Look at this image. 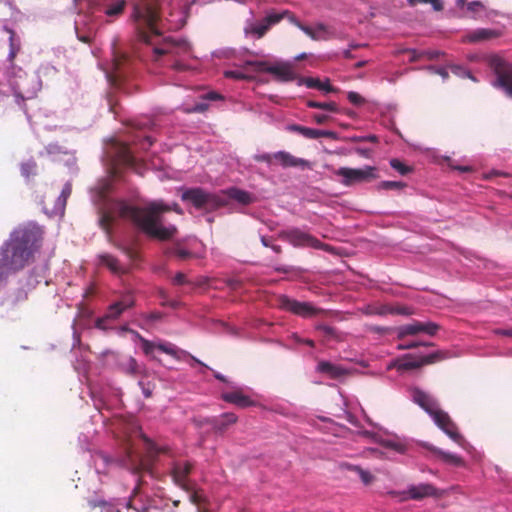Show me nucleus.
<instances>
[{
	"instance_id": "f3484780",
	"label": "nucleus",
	"mask_w": 512,
	"mask_h": 512,
	"mask_svg": "<svg viewBox=\"0 0 512 512\" xmlns=\"http://www.w3.org/2000/svg\"><path fill=\"white\" fill-rule=\"evenodd\" d=\"M289 22L298 27L312 40H327L330 37L329 29L323 23H318L314 28H312L310 26L302 24L292 12L289 18Z\"/></svg>"
},
{
	"instance_id": "a878e982",
	"label": "nucleus",
	"mask_w": 512,
	"mask_h": 512,
	"mask_svg": "<svg viewBox=\"0 0 512 512\" xmlns=\"http://www.w3.org/2000/svg\"><path fill=\"white\" fill-rule=\"evenodd\" d=\"M238 420V417L234 413H223L219 417L213 418L210 423L213 426V429L217 433H223L228 426L235 424Z\"/></svg>"
},
{
	"instance_id": "bf43d9fd",
	"label": "nucleus",
	"mask_w": 512,
	"mask_h": 512,
	"mask_svg": "<svg viewBox=\"0 0 512 512\" xmlns=\"http://www.w3.org/2000/svg\"><path fill=\"white\" fill-rule=\"evenodd\" d=\"M431 4L433 9L435 11H442L443 10V4L440 0H418V4Z\"/></svg>"
},
{
	"instance_id": "a19ab883",
	"label": "nucleus",
	"mask_w": 512,
	"mask_h": 512,
	"mask_svg": "<svg viewBox=\"0 0 512 512\" xmlns=\"http://www.w3.org/2000/svg\"><path fill=\"white\" fill-rule=\"evenodd\" d=\"M140 437L144 442L145 449L147 452L148 458L151 460L155 458L158 454L162 452L160 448H158L153 441H151L146 435H144L141 431H139Z\"/></svg>"
},
{
	"instance_id": "0e129e2a",
	"label": "nucleus",
	"mask_w": 512,
	"mask_h": 512,
	"mask_svg": "<svg viewBox=\"0 0 512 512\" xmlns=\"http://www.w3.org/2000/svg\"><path fill=\"white\" fill-rule=\"evenodd\" d=\"M144 317H145V319H147L151 322H155V321L161 320L163 317V314L161 312H150V313L146 314Z\"/></svg>"
},
{
	"instance_id": "5701e85b",
	"label": "nucleus",
	"mask_w": 512,
	"mask_h": 512,
	"mask_svg": "<svg viewBox=\"0 0 512 512\" xmlns=\"http://www.w3.org/2000/svg\"><path fill=\"white\" fill-rule=\"evenodd\" d=\"M222 399L225 402L234 404L240 408H247L255 405V401H253L249 396L245 395L240 389L223 393Z\"/></svg>"
},
{
	"instance_id": "6e6d98bb",
	"label": "nucleus",
	"mask_w": 512,
	"mask_h": 512,
	"mask_svg": "<svg viewBox=\"0 0 512 512\" xmlns=\"http://www.w3.org/2000/svg\"><path fill=\"white\" fill-rule=\"evenodd\" d=\"M347 98L349 102L355 106H361L365 103V99L359 93L354 91L348 92Z\"/></svg>"
},
{
	"instance_id": "37998d69",
	"label": "nucleus",
	"mask_w": 512,
	"mask_h": 512,
	"mask_svg": "<svg viewBox=\"0 0 512 512\" xmlns=\"http://www.w3.org/2000/svg\"><path fill=\"white\" fill-rule=\"evenodd\" d=\"M306 105L309 108L322 109L329 112H337L338 106L335 102H318L314 100H308Z\"/></svg>"
},
{
	"instance_id": "1a4fd4ad",
	"label": "nucleus",
	"mask_w": 512,
	"mask_h": 512,
	"mask_svg": "<svg viewBox=\"0 0 512 512\" xmlns=\"http://www.w3.org/2000/svg\"><path fill=\"white\" fill-rule=\"evenodd\" d=\"M255 161L257 162H264L268 165H273L274 163H278L283 168H290V167H301V168H307L309 167V162L302 158H297L293 156L291 153L286 151H278L276 153L270 154V153H263L256 155L254 157Z\"/></svg>"
},
{
	"instance_id": "f704fd0d",
	"label": "nucleus",
	"mask_w": 512,
	"mask_h": 512,
	"mask_svg": "<svg viewBox=\"0 0 512 512\" xmlns=\"http://www.w3.org/2000/svg\"><path fill=\"white\" fill-rule=\"evenodd\" d=\"M71 192H72L71 184L70 183H66L64 185L62 191H61L60 196L58 197V200H57V203H56V207H55V212L56 213H58V212L59 213H63L64 212L67 199L71 195Z\"/></svg>"
},
{
	"instance_id": "e433bc0d",
	"label": "nucleus",
	"mask_w": 512,
	"mask_h": 512,
	"mask_svg": "<svg viewBox=\"0 0 512 512\" xmlns=\"http://www.w3.org/2000/svg\"><path fill=\"white\" fill-rule=\"evenodd\" d=\"M120 367L123 372L128 375L135 376L139 373L138 363L133 357H127L122 362H120Z\"/></svg>"
},
{
	"instance_id": "ea45409f",
	"label": "nucleus",
	"mask_w": 512,
	"mask_h": 512,
	"mask_svg": "<svg viewBox=\"0 0 512 512\" xmlns=\"http://www.w3.org/2000/svg\"><path fill=\"white\" fill-rule=\"evenodd\" d=\"M88 506L91 509L100 508L104 512H115L114 505L111 502L106 501L104 499H90V500H88ZM116 512H120V511L116 510Z\"/></svg>"
},
{
	"instance_id": "72a5a7b5",
	"label": "nucleus",
	"mask_w": 512,
	"mask_h": 512,
	"mask_svg": "<svg viewBox=\"0 0 512 512\" xmlns=\"http://www.w3.org/2000/svg\"><path fill=\"white\" fill-rule=\"evenodd\" d=\"M448 357H449V354L447 351L438 350V351L430 353L426 356L420 357V362L422 363V366L430 365V364H434L439 361H442Z\"/></svg>"
},
{
	"instance_id": "13d9d810",
	"label": "nucleus",
	"mask_w": 512,
	"mask_h": 512,
	"mask_svg": "<svg viewBox=\"0 0 512 512\" xmlns=\"http://www.w3.org/2000/svg\"><path fill=\"white\" fill-rule=\"evenodd\" d=\"M14 95L17 99H19L17 102L18 104L20 101H25L26 99H30L33 97V95L26 94L20 87L14 88Z\"/></svg>"
},
{
	"instance_id": "603ef678",
	"label": "nucleus",
	"mask_w": 512,
	"mask_h": 512,
	"mask_svg": "<svg viewBox=\"0 0 512 512\" xmlns=\"http://www.w3.org/2000/svg\"><path fill=\"white\" fill-rule=\"evenodd\" d=\"M113 220H114V217L111 213L103 212L99 219V224L103 230H105L106 232H109L110 226H111Z\"/></svg>"
},
{
	"instance_id": "de8ad7c7",
	"label": "nucleus",
	"mask_w": 512,
	"mask_h": 512,
	"mask_svg": "<svg viewBox=\"0 0 512 512\" xmlns=\"http://www.w3.org/2000/svg\"><path fill=\"white\" fill-rule=\"evenodd\" d=\"M9 273H13L10 271L9 261L7 257H5L4 252L0 249V281L5 279Z\"/></svg>"
},
{
	"instance_id": "f8f14e48",
	"label": "nucleus",
	"mask_w": 512,
	"mask_h": 512,
	"mask_svg": "<svg viewBox=\"0 0 512 512\" xmlns=\"http://www.w3.org/2000/svg\"><path fill=\"white\" fill-rule=\"evenodd\" d=\"M190 51L191 46L186 40L165 38L159 46L153 47L152 58L154 61H158L164 55L180 56L188 54Z\"/></svg>"
},
{
	"instance_id": "9d476101",
	"label": "nucleus",
	"mask_w": 512,
	"mask_h": 512,
	"mask_svg": "<svg viewBox=\"0 0 512 512\" xmlns=\"http://www.w3.org/2000/svg\"><path fill=\"white\" fill-rule=\"evenodd\" d=\"M278 237L283 241H287L294 247L322 248V243L317 238L299 228L282 230L279 232Z\"/></svg>"
},
{
	"instance_id": "09e8293b",
	"label": "nucleus",
	"mask_w": 512,
	"mask_h": 512,
	"mask_svg": "<svg viewBox=\"0 0 512 512\" xmlns=\"http://www.w3.org/2000/svg\"><path fill=\"white\" fill-rule=\"evenodd\" d=\"M271 65H269L265 61H251L247 60L244 62V67H252L255 72H267L268 68H270Z\"/></svg>"
},
{
	"instance_id": "4be33fe9",
	"label": "nucleus",
	"mask_w": 512,
	"mask_h": 512,
	"mask_svg": "<svg viewBox=\"0 0 512 512\" xmlns=\"http://www.w3.org/2000/svg\"><path fill=\"white\" fill-rule=\"evenodd\" d=\"M268 73L274 75L282 82H289L298 79L292 65L289 63L271 65L270 68H268Z\"/></svg>"
},
{
	"instance_id": "9b49d317",
	"label": "nucleus",
	"mask_w": 512,
	"mask_h": 512,
	"mask_svg": "<svg viewBox=\"0 0 512 512\" xmlns=\"http://www.w3.org/2000/svg\"><path fill=\"white\" fill-rule=\"evenodd\" d=\"M277 305L280 309L291 312L301 317H312L322 313L323 310L314 307L309 302H300L295 299H291L286 295H280L277 298Z\"/></svg>"
},
{
	"instance_id": "39448f33",
	"label": "nucleus",
	"mask_w": 512,
	"mask_h": 512,
	"mask_svg": "<svg viewBox=\"0 0 512 512\" xmlns=\"http://www.w3.org/2000/svg\"><path fill=\"white\" fill-rule=\"evenodd\" d=\"M488 65L497 75V84L503 88L506 94L512 97V64L503 57L494 54L489 56Z\"/></svg>"
},
{
	"instance_id": "79ce46f5",
	"label": "nucleus",
	"mask_w": 512,
	"mask_h": 512,
	"mask_svg": "<svg viewBox=\"0 0 512 512\" xmlns=\"http://www.w3.org/2000/svg\"><path fill=\"white\" fill-rule=\"evenodd\" d=\"M21 175L26 179L37 175V163L34 160L23 162L20 166Z\"/></svg>"
},
{
	"instance_id": "20e7f679",
	"label": "nucleus",
	"mask_w": 512,
	"mask_h": 512,
	"mask_svg": "<svg viewBox=\"0 0 512 512\" xmlns=\"http://www.w3.org/2000/svg\"><path fill=\"white\" fill-rule=\"evenodd\" d=\"M334 173L342 178L341 183L347 187L368 183L378 178L377 168L373 166H365L363 168L341 167Z\"/></svg>"
},
{
	"instance_id": "473e14b6",
	"label": "nucleus",
	"mask_w": 512,
	"mask_h": 512,
	"mask_svg": "<svg viewBox=\"0 0 512 512\" xmlns=\"http://www.w3.org/2000/svg\"><path fill=\"white\" fill-rule=\"evenodd\" d=\"M100 263L102 265L107 266L114 273H122L123 269L121 268L119 261L117 258L110 254H103L99 256Z\"/></svg>"
},
{
	"instance_id": "bb28decb",
	"label": "nucleus",
	"mask_w": 512,
	"mask_h": 512,
	"mask_svg": "<svg viewBox=\"0 0 512 512\" xmlns=\"http://www.w3.org/2000/svg\"><path fill=\"white\" fill-rule=\"evenodd\" d=\"M298 85H305L308 88L318 89V90H321V91H325L327 93H331V92L335 91V88L330 84L328 79L326 80V82H321L317 78L299 77L298 78Z\"/></svg>"
},
{
	"instance_id": "e2e57ef3",
	"label": "nucleus",
	"mask_w": 512,
	"mask_h": 512,
	"mask_svg": "<svg viewBox=\"0 0 512 512\" xmlns=\"http://www.w3.org/2000/svg\"><path fill=\"white\" fill-rule=\"evenodd\" d=\"M190 500L192 503L199 505L204 500V497L200 492L194 491L190 494Z\"/></svg>"
},
{
	"instance_id": "680f3d73",
	"label": "nucleus",
	"mask_w": 512,
	"mask_h": 512,
	"mask_svg": "<svg viewBox=\"0 0 512 512\" xmlns=\"http://www.w3.org/2000/svg\"><path fill=\"white\" fill-rule=\"evenodd\" d=\"M420 346V342L416 341H410L404 344H399L397 346L398 350H408V349H414Z\"/></svg>"
},
{
	"instance_id": "052dcab7",
	"label": "nucleus",
	"mask_w": 512,
	"mask_h": 512,
	"mask_svg": "<svg viewBox=\"0 0 512 512\" xmlns=\"http://www.w3.org/2000/svg\"><path fill=\"white\" fill-rule=\"evenodd\" d=\"M172 283L174 285H184L188 284L189 281L187 280L186 275L184 273L178 272L173 278Z\"/></svg>"
},
{
	"instance_id": "69168bd1",
	"label": "nucleus",
	"mask_w": 512,
	"mask_h": 512,
	"mask_svg": "<svg viewBox=\"0 0 512 512\" xmlns=\"http://www.w3.org/2000/svg\"><path fill=\"white\" fill-rule=\"evenodd\" d=\"M329 118L330 117L326 114H315L313 116V119L317 124H324L329 120Z\"/></svg>"
},
{
	"instance_id": "0eeeda50",
	"label": "nucleus",
	"mask_w": 512,
	"mask_h": 512,
	"mask_svg": "<svg viewBox=\"0 0 512 512\" xmlns=\"http://www.w3.org/2000/svg\"><path fill=\"white\" fill-rule=\"evenodd\" d=\"M181 198L183 201L191 202L197 209H213L224 204L217 196L201 188L187 189L182 193Z\"/></svg>"
},
{
	"instance_id": "864d4df0",
	"label": "nucleus",
	"mask_w": 512,
	"mask_h": 512,
	"mask_svg": "<svg viewBox=\"0 0 512 512\" xmlns=\"http://www.w3.org/2000/svg\"><path fill=\"white\" fill-rule=\"evenodd\" d=\"M390 165L393 169L398 171L401 175H406L411 171V168L406 166L404 163H402L398 159H392L390 161Z\"/></svg>"
},
{
	"instance_id": "423d86ee",
	"label": "nucleus",
	"mask_w": 512,
	"mask_h": 512,
	"mask_svg": "<svg viewBox=\"0 0 512 512\" xmlns=\"http://www.w3.org/2000/svg\"><path fill=\"white\" fill-rule=\"evenodd\" d=\"M135 305V299L131 293H126L122 296V298L111 304L108 308L106 313L102 316L96 319L95 326L98 329L101 330H107L108 321H115L117 320L121 314L126 311L127 309L132 308Z\"/></svg>"
},
{
	"instance_id": "774afa93",
	"label": "nucleus",
	"mask_w": 512,
	"mask_h": 512,
	"mask_svg": "<svg viewBox=\"0 0 512 512\" xmlns=\"http://www.w3.org/2000/svg\"><path fill=\"white\" fill-rule=\"evenodd\" d=\"M495 334L512 338V328H509V329H496L495 330Z\"/></svg>"
},
{
	"instance_id": "4d7b16f0",
	"label": "nucleus",
	"mask_w": 512,
	"mask_h": 512,
	"mask_svg": "<svg viewBox=\"0 0 512 512\" xmlns=\"http://www.w3.org/2000/svg\"><path fill=\"white\" fill-rule=\"evenodd\" d=\"M224 75L227 78H232V79H236V80H247V79H250L249 76H247L246 74H244L241 71H226L224 73Z\"/></svg>"
},
{
	"instance_id": "7ed1b4c3",
	"label": "nucleus",
	"mask_w": 512,
	"mask_h": 512,
	"mask_svg": "<svg viewBox=\"0 0 512 512\" xmlns=\"http://www.w3.org/2000/svg\"><path fill=\"white\" fill-rule=\"evenodd\" d=\"M135 16L139 23L138 37L146 44H152L153 37L160 35L156 23L159 19V9L155 4L143 3L135 7Z\"/></svg>"
},
{
	"instance_id": "7c9ffc66",
	"label": "nucleus",
	"mask_w": 512,
	"mask_h": 512,
	"mask_svg": "<svg viewBox=\"0 0 512 512\" xmlns=\"http://www.w3.org/2000/svg\"><path fill=\"white\" fill-rule=\"evenodd\" d=\"M318 370L330 375L332 378H339L345 374V370L327 361H321L318 364Z\"/></svg>"
},
{
	"instance_id": "5fc2aeb1",
	"label": "nucleus",
	"mask_w": 512,
	"mask_h": 512,
	"mask_svg": "<svg viewBox=\"0 0 512 512\" xmlns=\"http://www.w3.org/2000/svg\"><path fill=\"white\" fill-rule=\"evenodd\" d=\"M327 338H337V331L335 328L328 325H318L316 328Z\"/></svg>"
},
{
	"instance_id": "c9c22d12",
	"label": "nucleus",
	"mask_w": 512,
	"mask_h": 512,
	"mask_svg": "<svg viewBox=\"0 0 512 512\" xmlns=\"http://www.w3.org/2000/svg\"><path fill=\"white\" fill-rule=\"evenodd\" d=\"M390 311V304H372L364 308L363 313L366 315H388Z\"/></svg>"
},
{
	"instance_id": "393cba45",
	"label": "nucleus",
	"mask_w": 512,
	"mask_h": 512,
	"mask_svg": "<svg viewBox=\"0 0 512 512\" xmlns=\"http://www.w3.org/2000/svg\"><path fill=\"white\" fill-rule=\"evenodd\" d=\"M424 447L427 450L431 451L434 455L439 457L446 464H450V465L457 466V467L464 465V460L456 454L446 452V451H444L440 448H437L431 444H424Z\"/></svg>"
},
{
	"instance_id": "aec40b11",
	"label": "nucleus",
	"mask_w": 512,
	"mask_h": 512,
	"mask_svg": "<svg viewBox=\"0 0 512 512\" xmlns=\"http://www.w3.org/2000/svg\"><path fill=\"white\" fill-rule=\"evenodd\" d=\"M287 130L290 132L298 133L307 139H319L322 137L331 138V139L336 138V133L333 131L318 130V129L301 126L298 124L288 125Z\"/></svg>"
},
{
	"instance_id": "49530a36",
	"label": "nucleus",
	"mask_w": 512,
	"mask_h": 512,
	"mask_svg": "<svg viewBox=\"0 0 512 512\" xmlns=\"http://www.w3.org/2000/svg\"><path fill=\"white\" fill-rule=\"evenodd\" d=\"M389 314L410 316V315L414 314V309L412 307L405 306V305H391L390 304Z\"/></svg>"
},
{
	"instance_id": "c85d7f7f",
	"label": "nucleus",
	"mask_w": 512,
	"mask_h": 512,
	"mask_svg": "<svg viewBox=\"0 0 512 512\" xmlns=\"http://www.w3.org/2000/svg\"><path fill=\"white\" fill-rule=\"evenodd\" d=\"M227 195L230 199L237 201L240 204L248 205L253 202V196L244 190L238 188H231L227 191Z\"/></svg>"
},
{
	"instance_id": "2eb2a0df",
	"label": "nucleus",
	"mask_w": 512,
	"mask_h": 512,
	"mask_svg": "<svg viewBox=\"0 0 512 512\" xmlns=\"http://www.w3.org/2000/svg\"><path fill=\"white\" fill-rule=\"evenodd\" d=\"M401 501L416 500L420 501L428 497H439V490L431 483H420L410 485L406 490L399 492Z\"/></svg>"
},
{
	"instance_id": "6e6552de",
	"label": "nucleus",
	"mask_w": 512,
	"mask_h": 512,
	"mask_svg": "<svg viewBox=\"0 0 512 512\" xmlns=\"http://www.w3.org/2000/svg\"><path fill=\"white\" fill-rule=\"evenodd\" d=\"M135 334L141 343L143 352L147 356H152L154 349H158L161 352L172 356L176 360H182L184 357H191L193 360L196 361V359L193 356H191L187 351L178 348L173 343L160 342V343L156 344L150 340L145 339L137 332H135ZM197 362L200 363V361H198V360H197Z\"/></svg>"
},
{
	"instance_id": "4c0bfd02",
	"label": "nucleus",
	"mask_w": 512,
	"mask_h": 512,
	"mask_svg": "<svg viewBox=\"0 0 512 512\" xmlns=\"http://www.w3.org/2000/svg\"><path fill=\"white\" fill-rule=\"evenodd\" d=\"M118 156L119 160L125 165L132 166L135 163V158L132 155L129 146L126 144L119 145Z\"/></svg>"
},
{
	"instance_id": "412c9836",
	"label": "nucleus",
	"mask_w": 512,
	"mask_h": 512,
	"mask_svg": "<svg viewBox=\"0 0 512 512\" xmlns=\"http://www.w3.org/2000/svg\"><path fill=\"white\" fill-rule=\"evenodd\" d=\"M412 400L431 415L439 407L437 401L428 393L419 388L411 391Z\"/></svg>"
},
{
	"instance_id": "2f4dec72",
	"label": "nucleus",
	"mask_w": 512,
	"mask_h": 512,
	"mask_svg": "<svg viewBox=\"0 0 512 512\" xmlns=\"http://www.w3.org/2000/svg\"><path fill=\"white\" fill-rule=\"evenodd\" d=\"M422 367L419 359H415L412 354H406L397 362L398 370H412Z\"/></svg>"
},
{
	"instance_id": "cd10ccee",
	"label": "nucleus",
	"mask_w": 512,
	"mask_h": 512,
	"mask_svg": "<svg viewBox=\"0 0 512 512\" xmlns=\"http://www.w3.org/2000/svg\"><path fill=\"white\" fill-rule=\"evenodd\" d=\"M99 4L103 6V11L108 17L121 15L126 7L125 0H110L108 2H100Z\"/></svg>"
},
{
	"instance_id": "f257e3e1",
	"label": "nucleus",
	"mask_w": 512,
	"mask_h": 512,
	"mask_svg": "<svg viewBox=\"0 0 512 512\" xmlns=\"http://www.w3.org/2000/svg\"><path fill=\"white\" fill-rule=\"evenodd\" d=\"M169 211L183 214V210L177 203L168 205L162 201H152L143 208L125 202L118 203V213L121 218L130 220L146 235L161 241L169 240L177 233L174 225L163 226L162 214Z\"/></svg>"
},
{
	"instance_id": "4468645a",
	"label": "nucleus",
	"mask_w": 512,
	"mask_h": 512,
	"mask_svg": "<svg viewBox=\"0 0 512 512\" xmlns=\"http://www.w3.org/2000/svg\"><path fill=\"white\" fill-rule=\"evenodd\" d=\"M435 424L454 442L462 445L464 442L463 436L458 432L456 424L452 421L448 413L441 410L439 407L430 415Z\"/></svg>"
},
{
	"instance_id": "a211bd4d",
	"label": "nucleus",
	"mask_w": 512,
	"mask_h": 512,
	"mask_svg": "<svg viewBox=\"0 0 512 512\" xmlns=\"http://www.w3.org/2000/svg\"><path fill=\"white\" fill-rule=\"evenodd\" d=\"M193 469V464L189 461H178L173 464L171 476L176 485L189 491L188 476Z\"/></svg>"
},
{
	"instance_id": "a18cd8bd",
	"label": "nucleus",
	"mask_w": 512,
	"mask_h": 512,
	"mask_svg": "<svg viewBox=\"0 0 512 512\" xmlns=\"http://www.w3.org/2000/svg\"><path fill=\"white\" fill-rule=\"evenodd\" d=\"M456 6L458 8H464L466 6L467 10L471 13H477L484 8L482 2L480 1L466 2L465 0H457Z\"/></svg>"
},
{
	"instance_id": "58836bf2",
	"label": "nucleus",
	"mask_w": 512,
	"mask_h": 512,
	"mask_svg": "<svg viewBox=\"0 0 512 512\" xmlns=\"http://www.w3.org/2000/svg\"><path fill=\"white\" fill-rule=\"evenodd\" d=\"M4 30L9 34V45H10L9 59L11 61H13L14 58L16 57L17 53L20 50V43L18 40H16V34H15L14 30H12L6 26L4 27Z\"/></svg>"
},
{
	"instance_id": "3c124183",
	"label": "nucleus",
	"mask_w": 512,
	"mask_h": 512,
	"mask_svg": "<svg viewBox=\"0 0 512 512\" xmlns=\"http://www.w3.org/2000/svg\"><path fill=\"white\" fill-rule=\"evenodd\" d=\"M406 187V184L401 181H382L378 185V189L383 190H400Z\"/></svg>"
},
{
	"instance_id": "6ab92c4d",
	"label": "nucleus",
	"mask_w": 512,
	"mask_h": 512,
	"mask_svg": "<svg viewBox=\"0 0 512 512\" xmlns=\"http://www.w3.org/2000/svg\"><path fill=\"white\" fill-rule=\"evenodd\" d=\"M124 464L134 474H138L149 469L148 461L145 460L141 454L136 452L132 445H128L126 447Z\"/></svg>"
},
{
	"instance_id": "ddd939ff",
	"label": "nucleus",
	"mask_w": 512,
	"mask_h": 512,
	"mask_svg": "<svg viewBox=\"0 0 512 512\" xmlns=\"http://www.w3.org/2000/svg\"><path fill=\"white\" fill-rule=\"evenodd\" d=\"M291 16V11L283 10L281 12H270L260 22L251 24L245 28V34L255 35L257 38H262L269 29L278 24L283 19H287Z\"/></svg>"
},
{
	"instance_id": "f03ea898",
	"label": "nucleus",
	"mask_w": 512,
	"mask_h": 512,
	"mask_svg": "<svg viewBox=\"0 0 512 512\" xmlns=\"http://www.w3.org/2000/svg\"><path fill=\"white\" fill-rule=\"evenodd\" d=\"M43 235V229L35 223L20 226L11 233L1 248L9 261L10 271L18 272L33 262L42 246Z\"/></svg>"
},
{
	"instance_id": "c03bdc74",
	"label": "nucleus",
	"mask_w": 512,
	"mask_h": 512,
	"mask_svg": "<svg viewBox=\"0 0 512 512\" xmlns=\"http://www.w3.org/2000/svg\"><path fill=\"white\" fill-rule=\"evenodd\" d=\"M348 469L356 472L365 485H369L374 481V476L369 471L362 469L360 466L348 465Z\"/></svg>"
},
{
	"instance_id": "b1692460",
	"label": "nucleus",
	"mask_w": 512,
	"mask_h": 512,
	"mask_svg": "<svg viewBox=\"0 0 512 512\" xmlns=\"http://www.w3.org/2000/svg\"><path fill=\"white\" fill-rule=\"evenodd\" d=\"M500 33L493 29L479 28L476 29L463 37V41L466 43H477L498 38Z\"/></svg>"
},
{
	"instance_id": "338daca9",
	"label": "nucleus",
	"mask_w": 512,
	"mask_h": 512,
	"mask_svg": "<svg viewBox=\"0 0 512 512\" xmlns=\"http://www.w3.org/2000/svg\"><path fill=\"white\" fill-rule=\"evenodd\" d=\"M355 152L362 157L369 158L372 151L368 148H356Z\"/></svg>"
},
{
	"instance_id": "dca6fc26",
	"label": "nucleus",
	"mask_w": 512,
	"mask_h": 512,
	"mask_svg": "<svg viewBox=\"0 0 512 512\" xmlns=\"http://www.w3.org/2000/svg\"><path fill=\"white\" fill-rule=\"evenodd\" d=\"M440 326L434 322H420L414 321L411 324H406L398 328L397 337L402 339L409 335H416L418 333H425L430 336H434Z\"/></svg>"
},
{
	"instance_id": "c756f323",
	"label": "nucleus",
	"mask_w": 512,
	"mask_h": 512,
	"mask_svg": "<svg viewBox=\"0 0 512 512\" xmlns=\"http://www.w3.org/2000/svg\"><path fill=\"white\" fill-rule=\"evenodd\" d=\"M166 254L175 256L176 258H178L181 261L191 259V258H198V256L195 253L189 251L188 249L184 248L180 244L173 245L171 248H169L166 251Z\"/></svg>"
},
{
	"instance_id": "8fccbe9b",
	"label": "nucleus",
	"mask_w": 512,
	"mask_h": 512,
	"mask_svg": "<svg viewBox=\"0 0 512 512\" xmlns=\"http://www.w3.org/2000/svg\"><path fill=\"white\" fill-rule=\"evenodd\" d=\"M451 72L460 78H469L473 81L476 79L472 76L471 72L460 65H449Z\"/></svg>"
}]
</instances>
